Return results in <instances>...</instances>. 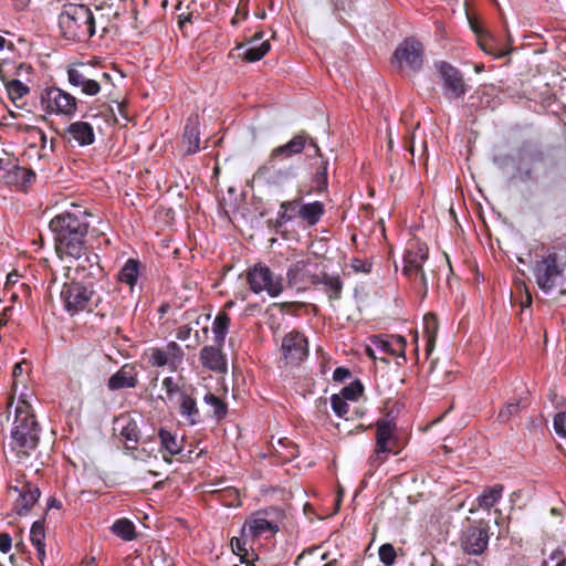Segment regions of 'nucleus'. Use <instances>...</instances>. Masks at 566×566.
Returning <instances> with one entry per match:
<instances>
[{"instance_id":"obj_1","label":"nucleus","mask_w":566,"mask_h":566,"mask_svg":"<svg viewBox=\"0 0 566 566\" xmlns=\"http://www.w3.org/2000/svg\"><path fill=\"white\" fill-rule=\"evenodd\" d=\"M87 210L76 208L65 211L50 221L54 233L55 249L60 254L80 260L86 251V237L90 228Z\"/></svg>"},{"instance_id":"obj_2","label":"nucleus","mask_w":566,"mask_h":566,"mask_svg":"<svg viewBox=\"0 0 566 566\" xmlns=\"http://www.w3.org/2000/svg\"><path fill=\"white\" fill-rule=\"evenodd\" d=\"M40 441V427L35 416L30 411L25 401L19 403L14 412V421L8 441L3 440V452L7 449L15 453L19 459L29 457L38 448Z\"/></svg>"},{"instance_id":"obj_3","label":"nucleus","mask_w":566,"mask_h":566,"mask_svg":"<svg viewBox=\"0 0 566 566\" xmlns=\"http://www.w3.org/2000/svg\"><path fill=\"white\" fill-rule=\"evenodd\" d=\"M61 34L69 41H86L95 33L93 12L85 4H64L59 14Z\"/></svg>"},{"instance_id":"obj_4","label":"nucleus","mask_w":566,"mask_h":566,"mask_svg":"<svg viewBox=\"0 0 566 566\" xmlns=\"http://www.w3.org/2000/svg\"><path fill=\"white\" fill-rule=\"evenodd\" d=\"M556 252H549L534 263V276L538 287L544 293H549L556 286L563 284L565 265L559 264Z\"/></svg>"},{"instance_id":"obj_5","label":"nucleus","mask_w":566,"mask_h":566,"mask_svg":"<svg viewBox=\"0 0 566 566\" xmlns=\"http://www.w3.org/2000/svg\"><path fill=\"white\" fill-rule=\"evenodd\" d=\"M321 266L311 259L293 262L286 272L287 285L297 292H304L312 286L319 285Z\"/></svg>"},{"instance_id":"obj_6","label":"nucleus","mask_w":566,"mask_h":566,"mask_svg":"<svg viewBox=\"0 0 566 566\" xmlns=\"http://www.w3.org/2000/svg\"><path fill=\"white\" fill-rule=\"evenodd\" d=\"M93 282H81L80 280H72L64 283L61 290V300L63 301L64 308L71 315L85 311L92 297L94 296Z\"/></svg>"},{"instance_id":"obj_7","label":"nucleus","mask_w":566,"mask_h":566,"mask_svg":"<svg viewBox=\"0 0 566 566\" xmlns=\"http://www.w3.org/2000/svg\"><path fill=\"white\" fill-rule=\"evenodd\" d=\"M248 283L254 293L268 292L272 297L283 291V279L275 276L269 266L258 263L248 272Z\"/></svg>"},{"instance_id":"obj_8","label":"nucleus","mask_w":566,"mask_h":566,"mask_svg":"<svg viewBox=\"0 0 566 566\" xmlns=\"http://www.w3.org/2000/svg\"><path fill=\"white\" fill-rule=\"evenodd\" d=\"M392 62L397 63L399 69H408L412 72H419L423 65V46L417 39L409 36L398 44L394 54Z\"/></svg>"},{"instance_id":"obj_9","label":"nucleus","mask_w":566,"mask_h":566,"mask_svg":"<svg viewBox=\"0 0 566 566\" xmlns=\"http://www.w3.org/2000/svg\"><path fill=\"white\" fill-rule=\"evenodd\" d=\"M287 159L276 157L273 161V155L270 154L269 159L256 170L255 178H266L269 182L274 185H283L289 180L297 177V167L285 161Z\"/></svg>"},{"instance_id":"obj_10","label":"nucleus","mask_w":566,"mask_h":566,"mask_svg":"<svg viewBox=\"0 0 566 566\" xmlns=\"http://www.w3.org/2000/svg\"><path fill=\"white\" fill-rule=\"evenodd\" d=\"M490 538V525L480 520L469 525L461 536V547L470 555H481L488 547Z\"/></svg>"},{"instance_id":"obj_11","label":"nucleus","mask_w":566,"mask_h":566,"mask_svg":"<svg viewBox=\"0 0 566 566\" xmlns=\"http://www.w3.org/2000/svg\"><path fill=\"white\" fill-rule=\"evenodd\" d=\"M307 144L314 149L315 157H322V151L316 140L305 130H301L300 133L295 134L293 138L286 144L277 146L271 151L273 155V161L276 159V157L289 159L294 155L301 154Z\"/></svg>"},{"instance_id":"obj_12","label":"nucleus","mask_w":566,"mask_h":566,"mask_svg":"<svg viewBox=\"0 0 566 566\" xmlns=\"http://www.w3.org/2000/svg\"><path fill=\"white\" fill-rule=\"evenodd\" d=\"M439 71L443 80V92L449 99L460 98L467 93L461 72L447 62H440Z\"/></svg>"},{"instance_id":"obj_13","label":"nucleus","mask_w":566,"mask_h":566,"mask_svg":"<svg viewBox=\"0 0 566 566\" xmlns=\"http://www.w3.org/2000/svg\"><path fill=\"white\" fill-rule=\"evenodd\" d=\"M282 352L290 364H300L308 355L306 337L300 332H290L282 339Z\"/></svg>"},{"instance_id":"obj_14","label":"nucleus","mask_w":566,"mask_h":566,"mask_svg":"<svg viewBox=\"0 0 566 566\" xmlns=\"http://www.w3.org/2000/svg\"><path fill=\"white\" fill-rule=\"evenodd\" d=\"M91 69L84 63L70 66L67 78L72 86L81 87L82 93L94 96L99 93L101 85L96 80L91 78Z\"/></svg>"},{"instance_id":"obj_15","label":"nucleus","mask_w":566,"mask_h":566,"mask_svg":"<svg viewBox=\"0 0 566 566\" xmlns=\"http://www.w3.org/2000/svg\"><path fill=\"white\" fill-rule=\"evenodd\" d=\"M46 99L49 106H51V104L55 106V112L57 114H63L71 117L76 113L77 99L61 88L51 87L46 90Z\"/></svg>"},{"instance_id":"obj_16","label":"nucleus","mask_w":566,"mask_h":566,"mask_svg":"<svg viewBox=\"0 0 566 566\" xmlns=\"http://www.w3.org/2000/svg\"><path fill=\"white\" fill-rule=\"evenodd\" d=\"M67 143L74 140L78 146H90L95 142V134L92 125L86 122H74L61 134Z\"/></svg>"},{"instance_id":"obj_17","label":"nucleus","mask_w":566,"mask_h":566,"mask_svg":"<svg viewBox=\"0 0 566 566\" xmlns=\"http://www.w3.org/2000/svg\"><path fill=\"white\" fill-rule=\"evenodd\" d=\"M370 344L375 346L378 352L400 357L402 361H406L405 350L407 342L405 337L391 335L385 338L380 335H374L370 337Z\"/></svg>"},{"instance_id":"obj_18","label":"nucleus","mask_w":566,"mask_h":566,"mask_svg":"<svg viewBox=\"0 0 566 566\" xmlns=\"http://www.w3.org/2000/svg\"><path fill=\"white\" fill-rule=\"evenodd\" d=\"M11 489L19 494L14 510L20 516L25 515L41 495L40 489L31 482H24L21 488L11 486Z\"/></svg>"},{"instance_id":"obj_19","label":"nucleus","mask_w":566,"mask_h":566,"mask_svg":"<svg viewBox=\"0 0 566 566\" xmlns=\"http://www.w3.org/2000/svg\"><path fill=\"white\" fill-rule=\"evenodd\" d=\"M84 262L88 263V266L85 264H78L75 269L76 279L81 282H93L94 280H101L105 276L104 269L99 265V256L96 253L84 254Z\"/></svg>"},{"instance_id":"obj_20","label":"nucleus","mask_w":566,"mask_h":566,"mask_svg":"<svg viewBox=\"0 0 566 566\" xmlns=\"http://www.w3.org/2000/svg\"><path fill=\"white\" fill-rule=\"evenodd\" d=\"M137 371L135 366L125 364L112 375L107 381L109 390H119L124 388H135L137 386Z\"/></svg>"},{"instance_id":"obj_21","label":"nucleus","mask_w":566,"mask_h":566,"mask_svg":"<svg viewBox=\"0 0 566 566\" xmlns=\"http://www.w3.org/2000/svg\"><path fill=\"white\" fill-rule=\"evenodd\" d=\"M182 143L186 145L188 155L196 154L200 149L199 116L197 114L187 118Z\"/></svg>"},{"instance_id":"obj_22","label":"nucleus","mask_w":566,"mask_h":566,"mask_svg":"<svg viewBox=\"0 0 566 566\" xmlns=\"http://www.w3.org/2000/svg\"><path fill=\"white\" fill-rule=\"evenodd\" d=\"M200 360L203 367L219 373L227 371V359L222 350L216 346H205L200 350Z\"/></svg>"},{"instance_id":"obj_23","label":"nucleus","mask_w":566,"mask_h":566,"mask_svg":"<svg viewBox=\"0 0 566 566\" xmlns=\"http://www.w3.org/2000/svg\"><path fill=\"white\" fill-rule=\"evenodd\" d=\"M376 446L378 447V452H391L392 448L389 446V442L395 437L396 431V422L394 420L380 418L376 422Z\"/></svg>"},{"instance_id":"obj_24","label":"nucleus","mask_w":566,"mask_h":566,"mask_svg":"<svg viewBox=\"0 0 566 566\" xmlns=\"http://www.w3.org/2000/svg\"><path fill=\"white\" fill-rule=\"evenodd\" d=\"M114 430L127 441L137 443L139 441V430L134 419L128 416H119L114 421Z\"/></svg>"},{"instance_id":"obj_25","label":"nucleus","mask_w":566,"mask_h":566,"mask_svg":"<svg viewBox=\"0 0 566 566\" xmlns=\"http://www.w3.org/2000/svg\"><path fill=\"white\" fill-rule=\"evenodd\" d=\"M262 39L263 32H256L254 34L253 39L250 41V46L242 53L243 60L248 62H256L270 51L271 45L269 41H262L260 44L258 43Z\"/></svg>"},{"instance_id":"obj_26","label":"nucleus","mask_w":566,"mask_h":566,"mask_svg":"<svg viewBox=\"0 0 566 566\" xmlns=\"http://www.w3.org/2000/svg\"><path fill=\"white\" fill-rule=\"evenodd\" d=\"M179 412L190 424H197L202 421L196 399L186 392H181Z\"/></svg>"},{"instance_id":"obj_27","label":"nucleus","mask_w":566,"mask_h":566,"mask_svg":"<svg viewBox=\"0 0 566 566\" xmlns=\"http://www.w3.org/2000/svg\"><path fill=\"white\" fill-rule=\"evenodd\" d=\"M324 213L325 206L321 201L302 203L301 209H298V217L310 227L317 224Z\"/></svg>"},{"instance_id":"obj_28","label":"nucleus","mask_w":566,"mask_h":566,"mask_svg":"<svg viewBox=\"0 0 566 566\" xmlns=\"http://www.w3.org/2000/svg\"><path fill=\"white\" fill-rule=\"evenodd\" d=\"M318 280L319 284L325 286V293L331 301H337L342 297L343 281L339 275H329L322 271Z\"/></svg>"},{"instance_id":"obj_29","label":"nucleus","mask_w":566,"mask_h":566,"mask_svg":"<svg viewBox=\"0 0 566 566\" xmlns=\"http://www.w3.org/2000/svg\"><path fill=\"white\" fill-rule=\"evenodd\" d=\"M142 263L137 259H128L118 272V281L133 287L138 280Z\"/></svg>"},{"instance_id":"obj_30","label":"nucleus","mask_w":566,"mask_h":566,"mask_svg":"<svg viewBox=\"0 0 566 566\" xmlns=\"http://www.w3.org/2000/svg\"><path fill=\"white\" fill-rule=\"evenodd\" d=\"M243 525H245L247 532L249 535H251L252 538L259 537L268 531L273 533L279 531V526L276 524H273L272 522L262 517L248 520Z\"/></svg>"},{"instance_id":"obj_31","label":"nucleus","mask_w":566,"mask_h":566,"mask_svg":"<svg viewBox=\"0 0 566 566\" xmlns=\"http://www.w3.org/2000/svg\"><path fill=\"white\" fill-rule=\"evenodd\" d=\"M30 538L33 544V546L36 548L38 552V558L43 562L45 557V530H44V521H35L32 524L31 531H30Z\"/></svg>"},{"instance_id":"obj_32","label":"nucleus","mask_w":566,"mask_h":566,"mask_svg":"<svg viewBox=\"0 0 566 566\" xmlns=\"http://www.w3.org/2000/svg\"><path fill=\"white\" fill-rule=\"evenodd\" d=\"M439 329L438 317L434 313H427L423 317V331L427 337L426 350L429 355L433 348Z\"/></svg>"},{"instance_id":"obj_33","label":"nucleus","mask_w":566,"mask_h":566,"mask_svg":"<svg viewBox=\"0 0 566 566\" xmlns=\"http://www.w3.org/2000/svg\"><path fill=\"white\" fill-rule=\"evenodd\" d=\"M504 486L495 484L484 489L482 494L478 497L479 506L485 510L493 507L502 497Z\"/></svg>"},{"instance_id":"obj_34","label":"nucleus","mask_w":566,"mask_h":566,"mask_svg":"<svg viewBox=\"0 0 566 566\" xmlns=\"http://www.w3.org/2000/svg\"><path fill=\"white\" fill-rule=\"evenodd\" d=\"M230 326V317L227 313H219L213 323H212V332L214 335V342L218 346H222L228 334V329Z\"/></svg>"},{"instance_id":"obj_35","label":"nucleus","mask_w":566,"mask_h":566,"mask_svg":"<svg viewBox=\"0 0 566 566\" xmlns=\"http://www.w3.org/2000/svg\"><path fill=\"white\" fill-rule=\"evenodd\" d=\"M112 532L124 541H133L136 537L135 525L128 518H119L111 527Z\"/></svg>"},{"instance_id":"obj_36","label":"nucleus","mask_w":566,"mask_h":566,"mask_svg":"<svg viewBox=\"0 0 566 566\" xmlns=\"http://www.w3.org/2000/svg\"><path fill=\"white\" fill-rule=\"evenodd\" d=\"M161 448L165 449L170 455L179 454L182 450L181 443L177 440V437L170 431L160 428L158 431Z\"/></svg>"},{"instance_id":"obj_37","label":"nucleus","mask_w":566,"mask_h":566,"mask_svg":"<svg viewBox=\"0 0 566 566\" xmlns=\"http://www.w3.org/2000/svg\"><path fill=\"white\" fill-rule=\"evenodd\" d=\"M4 86L10 99L15 105H18V102L30 92L29 86H27L20 80L8 81L4 83Z\"/></svg>"},{"instance_id":"obj_38","label":"nucleus","mask_w":566,"mask_h":566,"mask_svg":"<svg viewBox=\"0 0 566 566\" xmlns=\"http://www.w3.org/2000/svg\"><path fill=\"white\" fill-rule=\"evenodd\" d=\"M203 401L206 405L212 408L211 416L216 417L218 420L223 419L227 416L228 407L224 401H222L218 396L212 392H207L203 397Z\"/></svg>"},{"instance_id":"obj_39","label":"nucleus","mask_w":566,"mask_h":566,"mask_svg":"<svg viewBox=\"0 0 566 566\" xmlns=\"http://www.w3.org/2000/svg\"><path fill=\"white\" fill-rule=\"evenodd\" d=\"M321 158V164L317 167L313 181L315 184V191L321 193L327 189L328 181H327V168H328V160L325 159L323 156Z\"/></svg>"},{"instance_id":"obj_40","label":"nucleus","mask_w":566,"mask_h":566,"mask_svg":"<svg viewBox=\"0 0 566 566\" xmlns=\"http://www.w3.org/2000/svg\"><path fill=\"white\" fill-rule=\"evenodd\" d=\"M525 406H522V399H512L509 401L504 408H502L497 415V420L502 423L507 422L513 416H516L522 408Z\"/></svg>"},{"instance_id":"obj_41","label":"nucleus","mask_w":566,"mask_h":566,"mask_svg":"<svg viewBox=\"0 0 566 566\" xmlns=\"http://www.w3.org/2000/svg\"><path fill=\"white\" fill-rule=\"evenodd\" d=\"M164 350L167 357L170 358V370H175L182 360V349L176 342H169L167 346L164 348Z\"/></svg>"},{"instance_id":"obj_42","label":"nucleus","mask_w":566,"mask_h":566,"mask_svg":"<svg viewBox=\"0 0 566 566\" xmlns=\"http://www.w3.org/2000/svg\"><path fill=\"white\" fill-rule=\"evenodd\" d=\"M249 536L245 525L241 528V535L240 537H232L231 539V547L234 554L248 556V548H247V537Z\"/></svg>"},{"instance_id":"obj_43","label":"nucleus","mask_w":566,"mask_h":566,"mask_svg":"<svg viewBox=\"0 0 566 566\" xmlns=\"http://www.w3.org/2000/svg\"><path fill=\"white\" fill-rule=\"evenodd\" d=\"M378 556L385 566H392L395 564L397 554L395 547L391 544L386 543L379 547Z\"/></svg>"},{"instance_id":"obj_44","label":"nucleus","mask_w":566,"mask_h":566,"mask_svg":"<svg viewBox=\"0 0 566 566\" xmlns=\"http://www.w3.org/2000/svg\"><path fill=\"white\" fill-rule=\"evenodd\" d=\"M302 207V196L295 198L294 200L290 201H283L280 205V211H284L289 218L290 221L293 220L295 217H298V209Z\"/></svg>"},{"instance_id":"obj_45","label":"nucleus","mask_w":566,"mask_h":566,"mask_svg":"<svg viewBox=\"0 0 566 566\" xmlns=\"http://www.w3.org/2000/svg\"><path fill=\"white\" fill-rule=\"evenodd\" d=\"M364 391V386L359 380L350 382L342 389V396L346 400H356Z\"/></svg>"},{"instance_id":"obj_46","label":"nucleus","mask_w":566,"mask_h":566,"mask_svg":"<svg viewBox=\"0 0 566 566\" xmlns=\"http://www.w3.org/2000/svg\"><path fill=\"white\" fill-rule=\"evenodd\" d=\"M331 401H332L333 411L338 417L345 418L347 420L348 418L346 417V415L348 412L349 405L347 403L346 399H344L343 397H340L338 395H333L331 398Z\"/></svg>"},{"instance_id":"obj_47","label":"nucleus","mask_w":566,"mask_h":566,"mask_svg":"<svg viewBox=\"0 0 566 566\" xmlns=\"http://www.w3.org/2000/svg\"><path fill=\"white\" fill-rule=\"evenodd\" d=\"M149 363L156 367H164L166 365L170 367V358L167 357L164 348H154L149 356Z\"/></svg>"},{"instance_id":"obj_48","label":"nucleus","mask_w":566,"mask_h":566,"mask_svg":"<svg viewBox=\"0 0 566 566\" xmlns=\"http://www.w3.org/2000/svg\"><path fill=\"white\" fill-rule=\"evenodd\" d=\"M429 252L426 245L419 244L416 250L408 251L403 259L424 263L428 259Z\"/></svg>"},{"instance_id":"obj_49","label":"nucleus","mask_w":566,"mask_h":566,"mask_svg":"<svg viewBox=\"0 0 566 566\" xmlns=\"http://www.w3.org/2000/svg\"><path fill=\"white\" fill-rule=\"evenodd\" d=\"M513 178L518 179L522 182L532 181L535 179L534 169L530 165L520 164Z\"/></svg>"},{"instance_id":"obj_50","label":"nucleus","mask_w":566,"mask_h":566,"mask_svg":"<svg viewBox=\"0 0 566 566\" xmlns=\"http://www.w3.org/2000/svg\"><path fill=\"white\" fill-rule=\"evenodd\" d=\"M161 385L169 400H172L177 394L181 397L184 392L172 377L164 378Z\"/></svg>"},{"instance_id":"obj_51","label":"nucleus","mask_w":566,"mask_h":566,"mask_svg":"<svg viewBox=\"0 0 566 566\" xmlns=\"http://www.w3.org/2000/svg\"><path fill=\"white\" fill-rule=\"evenodd\" d=\"M423 263H419L417 261H410L403 259V269L402 273L408 276L410 280H412L413 276H418V273L423 271L422 269Z\"/></svg>"},{"instance_id":"obj_52","label":"nucleus","mask_w":566,"mask_h":566,"mask_svg":"<svg viewBox=\"0 0 566 566\" xmlns=\"http://www.w3.org/2000/svg\"><path fill=\"white\" fill-rule=\"evenodd\" d=\"M554 429L556 433L566 438V412H558L554 417Z\"/></svg>"},{"instance_id":"obj_53","label":"nucleus","mask_w":566,"mask_h":566,"mask_svg":"<svg viewBox=\"0 0 566 566\" xmlns=\"http://www.w3.org/2000/svg\"><path fill=\"white\" fill-rule=\"evenodd\" d=\"M289 221V216L284 211L279 210L277 218L274 221L269 220L268 222L274 229L275 233H281L283 226Z\"/></svg>"},{"instance_id":"obj_54","label":"nucleus","mask_w":566,"mask_h":566,"mask_svg":"<svg viewBox=\"0 0 566 566\" xmlns=\"http://www.w3.org/2000/svg\"><path fill=\"white\" fill-rule=\"evenodd\" d=\"M352 268L355 272L369 273L371 271V262L361 259H353Z\"/></svg>"},{"instance_id":"obj_55","label":"nucleus","mask_w":566,"mask_h":566,"mask_svg":"<svg viewBox=\"0 0 566 566\" xmlns=\"http://www.w3.org/2000/svg\"><path fill=\"white\" fill-rule=\"evenodd\" d=\"M388 452H378V447L376 446L374 453L370 455L368 463L371 469H377L385 461V457L382 454H387Z\"/></svg>"},{"instance_id":"obj_56","label":"nucleus","mask_w":566,"mask_h":566,"mask_svg":"<svg viewBox=\"0 0 566 566\" xmlns=\"http://www.w3.org/2000/svg\"><path fill=\"white\" fill-rule=\"evenodd\" d=\"M20 129L24 130V132H33V133H35L39 136V138H40L41 148L45 149L48 139H46L45 133L41 128L35 127V126H28V125H25L23 128L20 127Z\"/></svg>"},{"instance_id":"obj_57","label":"nucleus","mask_w":566,"mask_h":566,"mask_svg":"<svg viewBox=\"0 0 566 566\" xmlns=\"http://www.w3.org/2000/svg\"><path fill=\"white\" fill-rule=\"evenodd\" d=\"M352 376V373L348 368H345V367H337L335 370H334V374H333V379L335 381H338V382H343L344 380H346L347 378H349Z\"/></svg>"},{"instance_id":"obj_58","label":"nucleus","mask_w":566,"mask_h":566,"mask_svg":"<svg viewBox=\"0 0 566 566\" xmlns=\"http://www.w3.org/2000/svg\"><path fill=\"white\" fill-rule=\"evenodd\" d=\"M12 547V538L9 533H0V552L8 553Z\"/></svg>"},{"instance_id":"obj_59","label":"nucleus","mask_w":566,"mask_h":566,"mask_svg":"<svg viewBox=\"0 0 566 566\" xmlns=\"http://www.w3.org/2000/svg\"><path fill=\"white\" fill-rule=\"evenodd\" d=\"M412 280L419 281L421 294H422V297H424L428 293V283H427V277H426L424 272L423 271L419 272L418 276H413Z\"/></svg>"},{"instance_id":"obj_60","label":"nucleus","mask_w":566,"mask_h":566,"mask_svg":"<svg viewBox=\"0 0 566 566\" xmlns=\"http://www.w3.org/2000/svg\"><path fill=\"white\" fill-rule=\"evenodd\" d=\"M190 333H191V328L189 326H187V325L180 326L177 329V338L179 340H186L190 336Z\"/></svg>"},{"instance_id":"obj_61","label":"nucleus","mask_w":566,"mask_h":566,"mask_svg":"<svg viewBox=\"0 0 566 566\" xmlns=\"http://www.w3.org/2000/svg\"><path fill=\"white\" fill-rule=\"evenodd\" d=\"M19 170L22 174L23 182H31V180L35 178V174L32 170H27L24 168H19Z\"/></svg>"},{"instance_id":"obj_62","label":"nucleus","mask_w":566,"mask_h":566,"mask_svg":"<svg viewBox=\"0 0 566 566\" xmlns=\"http://www.w3.org/2000/svg\"><path fill=\"white\" fill-rule=\"evenodd\" d=\"M9 158H7L6 151L2 149L0 154V171L7 169L9 165Z\"/></svg>"},{"instance_id":"obj_63","label":"nucleus","mask_w":566,"mask_h":566,"mask_svg":"<svg viewBox=\"0 0 566 566\" xmlns=\"http://www.w3.org/2000/svg\"><path fill=\"white\" fill-rule=\"evenodd\" d=\"M455 566H480V564L475 559L468 558V559L457 564Z\"/></svg>"},{"instance_id":"obj_64","label":"nucleus","mask_w":566,"mask_h":566,"mask_svg":"<svg viewBox=\"0 0 566 566\" xmlns=\"http://www.w3.org/2000/svg\"><path fill=\"white\" fill-rule=\"evenodd\" d=\"M22 373H23L22 364L21 363H17L13 366V370H12L13 377H19V376L22 375Z\"/></svg>"}]
</instances>
